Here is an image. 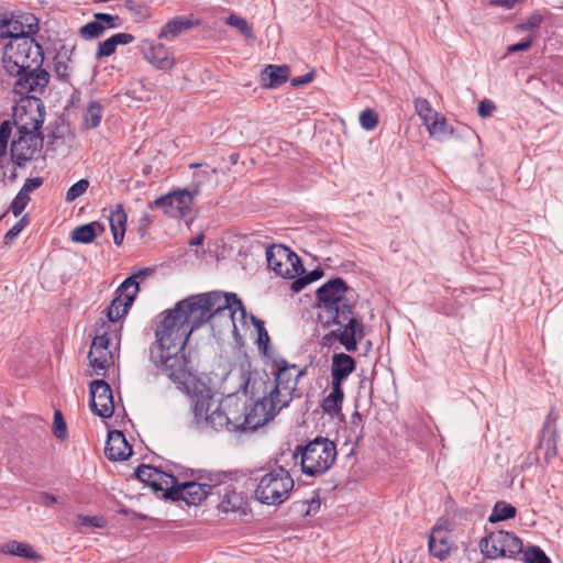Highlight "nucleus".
Here are the masks:
<instances>
[{
  "label": "nucleus",
  "mask_w": 563,
  "mask_h": 563,
  "mask_svg": "<svg viewBox=\"0 0 563 563\" xmlns=\"http://www.w3.org/2000/svg\"><path fill=\"white\" fill-rule=\"evenodd\" d=\"M45 106L35 96L21 98L13 109V123L18 133H41L40 129L44 123Z\"/></svg>",
  "instance_id": "nucleus-7"
},
{
  "label": "nucleus",
  "mask_w": 563,
  "mask_h": 563,
  "mask_svg": "<svg viewBox=\"0 0 563 563\" xmlns=\"http://www.w3.org/2000/svg\"><path fill=\"white\" fill-rule=\"evenodd\" d=\"M177 478L168 473H165L158 468H156V475H154L152 489L155 492H163V496L167 499H170V494L177 484Z\"/></svg>",
  "instance_id": "nucleus-32"
},
{
  "label": "nucleus",
  "mask_w": 563,
  "mask_h": 563,
  "mask_svg": "<svg viewBox=\"0 0 563 563\" xmlns=\"http://www.w3.org/2000/svg\"><path fill=\"white\" fill-rule=\"evenodd\" d=\"M416 113L419 115V118L422 120L423 124L426 126L429 125V123L437 119L440 114L437 112L430 104V102L424 98H416L413 101Z\"/></svg>",
  "instance_id": "nucleus-37"
},
{
  "label": "nucleus",
  "mask_w": 563,
  "mask_h": 563,
  "mask_svg": "<svg viewBox=\"0 0 563 563\" xmlns=\"http://www.w3.org/2000/svg\"><path fill=\"white\" fill-rule=\"evenodd\" d=\"M360 123L362 128L371 131L375 129L378 123L377 114L373 110L366 109L360 114Z\"/></svg>",
  "instance_id": "nucleus-48"
},
{
  "label": "nucleus",
  "mask_w": 563,
  "mask_h": 563,
  "mask_svg": "<svg viewBox=\"0 0 563 563\" xmlns=\"http://www.w3.org/2000/svg\"><path fill=\"white\" fill-rule=\"evenodd\" d=\"M134 41V36L130 33H117L103 42H100L96 52V58L111 56L118 45H126Z\"/></svg>",
  "instance_id": "nucleus-29"
},
{
  "label": "nucleus",
  "mask_w": 563,
  "mask_h": 563,
  "mask_svg": "<svg viewBox=\"0 0 563 563\" xmlns=\"http://www.w3.org/2000/svg\"><path fill=\"white\" fill-rule=\"evenodd\" d=\"M516 512L517 510L512 505L500 500L495 504L493 511L488 518V521L494 523L508 520L514 518L516 516Z\"/></svg>",
  "instance_id": "nucleus-36"
},
{
  "label": "nucleus",
  "mask_w": 563,
  "mask_h": 563,
  "mask_svg": "<svg viewBox=\"0 0 563 563\" xmlns=\"http://www.w3.org/2000/svg\"><path fill=\"white\" fill-rule=\"evenodd\" d=\"M40 30L38 21L33 14L12 16L3 21L1 37L15 41L20 37H34Z\"/></svg>",
  "instance_id": "nucleus-15"
},
{
  "label": "nucleus",
  "mask_w": 563,
  "mask_h": 563,
  "mask_svg": "<svg viewBox=\"0 0 563 563\" xmlns=\"http://www.w3.org/2000/svg\"><path fill=\"white\" fill-rule=\"evenodd\" d=\"M343 399L344 393L342 386L331 384V391L323 398L321 408L324 413L331 417H336L341 413Z\"/></svg>",
  "instance_id": "nucleus-30"
},
{
  "label": "nucleus",
  "mask_w": 563,
  "mask_h": 563,
  "mask_svg": "<svg viewBox=\"0 0 563 563\" xmlns=\"http://www.w3.org/2000/svg\"><path fill=\"white\" fill-rule=\"evenodd\" d=\"M322 275H323L322 271L314 269V271L310 272L306 278H307V280H309V283H311V282L319 279Z\"/></svg>",
  "instance_id": "nucleus-64"
},
{
  "label": "nucleus",
  "mask_w": 563,
  "mask_h": 563,
  "mask_svg": "<svg viewBox=\"0 0 563 563\" xmlns=\"http://www.w3.org/2000/svg\"><path fill=\"white\" fill-rule=\"evenodd\" d=\"M42 147L43 136L41 133H18V137L11 142V158L18 166H23L40 154Z\"/></svg>",
  "instance_id": "nucleus-12"
},
{
  "label": "nucleus",
  "mask_w": 563,
  "mask_h": 563,
  "mask_svg": "<svg viewBox=\"0 0 563 563\" xmlns=\"http://www.w3.org/2000/svg\"><path fill=\"white\" fill-rule=\"evenodd\" d=\"M21 227L19 228L16 224H14L4 235V243L11 244L16 236L21 233Z\"/></svg>",
  "instance_id": "nucleus-57"
},
{
  "label": "nucleus",
  "mask_w": 563,
  "mask_h": 563,
  "mask_svg": "<svg viewBox=\"0 0 563 563\" xmlns=\"http://www.w3.org/2000/svg\"><path fill=\"white\" fill-rule=\"evenodd\" d=\"M222 493L219 509L222 512L246 514V499L242 493L236 492L231 485H227L218 494Z\"/></svg>",
  "instance_id": "nucleus-26"
},
{
  "label": "nucleus",
  "mask_w": 563,
  "mask_h": 563,
  "mask_svg": "<svg viewBox=\"0 0 563 563\" xmlns=\"http://www.w3.org/2000/svg\"><path fill=\"white\" fill-rule=\"evenodd\" d=\"M136 477L144 484L152 487L154 475H156V467L150 465H140L135 470Z\"/></svg>",
  "instance_id": "nucleus-45"
},
{
  "label": "nucleus",
  "mask_w": 563,
  "mask_h": 563,
  "mask_svg": "<svg viewBox=\"0 0 563 563\" xmlns=\"http://www.w3.org/2000/svg\"><path fill=\"white\" fill-rule=\"evenodd\" d=\"M104 453L110 461H124L132 455V446L122 431L112 430L108 433Z\"/></svg>",
  "instance_id": "nucleus-21"
},
{
  "label": "nucleus",
  "mask_w": 563,
  "mask_h": 563,
  "mask_svg": "<svg viewBox=\"0 0 563 563\" xmlns=\"http://www.w3.org/2000/svg\"><path fill=\"white\" fill-rule=\"evenodd\" d=\"M192 26L194 22L191 20L185 18H175L161 29L158 37L173 41L184 31L189 30Z\"/></svg>",
  "instance_id": "nucleus-31"
},
{
  "label": "nucleus",
  "mask_w": 563,
  "mask_h": 563,
  "mask_svg": "<svg viewBox=\"0 0 563 563\" xmlns=\"http://www.w3.org/2000/svg\"><path fill=\"white\" fill-rule=\"evenodd\" d=\"M295 457L300 456L301 471L309 476L324 474L336 459V446L328 438L318 437L305 446H297Z\"/></svg>",
  "instance_id": "nucleus-4"
},
{
  "label": "nucleus",
  "mask_w": 563,
  "mask_h": 563,
  "mask_svg": "<svg viewBox=\"0 0 563 563\" xmlns=\"http://www.w3.org/2000/svg\"><path fill=\"white\" fill-rule=\"evenodd\" d=\"M54 434L58 439H65L67 435L66 422L60 411H55L54 415Z\"/></svg>",
  "instance_id": "nucleus-50"
},
{
  "label": "nucleus",
  "mask_w": 563,
  "mask_h": 563,
  "mask_svg": "<svg viewBox=\"0 0 563 563\" xmlns=\"http://www.w3.org/2000/svg\"><path fill=\"white\" fill-rule=\"evenodd\" d=\"M479 548L489 559L515 558L522 552V541L511 532L499 530L483 538Z\"/></svg>",
  "instance_id": "nucleus-9"
},
{
  "label": "nucleus",
  "mask_w": 563,
  "mask_h": 563,
  "mask_svg": "<svg viewBox=\"0 0 563 563\" xmlns=\"http://www.w3.org/2000/svg\"><path fill=\"white\" fill-rule=\"evenodd\" d=\"M307 284H309V280L307 278H298L291 284V289L296 292L300 291Z\"/></svg>",
  "instance_id": "nucleus-62"
},
{
  "label": "nucleus",
  "mask_w": 563,
  "mask_h": 563,
  "mask_svg": "<svg viewBox=\"0 0 563 563\" xmlns=\"http://www.w3.org/2000/svg\"><path fill=\"white\" fill-rule=\"evenodd\" d=\"M10 76L15 78L13 91L22 98L43 95L51 78L49 74L42 66L30 67L18 75Z\"/></svg>",
  "instance_id": "nucleus-11"
},
{
  "label": "nucleus",
  "mask_w": 563,
  "mask_h": 563,
  "mask_svg": "<svg viewBox=\"0 0 563 563\" xmlns=\"http://www.w3.org/2000/svg\"><path fill=\"white\" fill-rule=\"evenodd\" d=\"M55 70L60 77L67 76V65L64 62L58 60V58L55 62Z\"/></svg>",
  "instance_id": "nucleus-61"
},
{
  "label": "nucleus",
  "mask_w": 563,
  "mask_h": 563,
  "mask_svg": "<svg viewBox=\"0 0 563 563\" xmlns=\"http://www.w3.org/2000/svg\"><path fill=\"white\" fill-rule=\"evenodd\" d=\"M213 487H217V485L201 484L197 482L179 484L177 482L176 487L170 493L173 494L170 499L174 501L184 500L187 505L196 506L207 498Z\"/></svg>",
  "instance_id": "nucleus-18"
},
{
  "label": "nucleus",
  "mask_w": 563,
  "mask_h": 563,
  "mask_svg": "<svg viewBox=\"0 0 563 563\" xmlns=\"http://www.w3.org/2000/svg\"><path fill=\"white\" fill-rule=\"evenodd\" d=\"M30 200L31 198L29 195L20 191L18 192V195L15 196L10 206V210L12 211L14 217H19L20 214H22Z\"/></svg>",
  "instance_id": "nucleus-46"
},
{
  "label": "nucleus",
  "mask_w": 563,
  "mask_h": 563,
  "mask_svg": "<svg viewBox=\"0 0 563 563\" xmlns=\"http://www.w3.org/2000/svg\"><path fill=\"white\" fill-rule=\"evenodd\" d=\"M225 409L229 432L246 431V404L238 398H228L222 401Z\"/></svg>",
  "instance_id": "nucleus-20"
},
{
  "label": "nucleus",
  "mask_w": 563,
  "mask_h": 563,
  "mask_svg": "<svg viewBox=\"0 0 563 563\" xmlns=\"http://www.w3.org/2000/svg\"><path fill=\"white\" fill-rule=\"evenodd\" d=\"M107 30L106 24L97 21H91L79 29V34L85 40H92L101 36Z\"/></svg>",
  "instance_id": "nucleus-40"
},
{
  "label": "nucleus",
  "mask_w": 563,
  "mask_h": 563,
  "mask_svg": "<svg viewBox=\"0 0 563 563\" xmlns=\"http://www.w3.org/2000/svg\"><path fill=\"white\" fill-rule=\"evenodd\" d=\"M194 419L198 427L202 429H213L216 431H229L228 417L225 409L222 408V401L214 404L209 394L197 397L194 405Z\"/></svg>",
  "instance_id": "nucleus-8"
},
{
  "label": "nucleus",
  "mask_w": 563,
  "mask_h": 563,
  "mask_svg": "<svg viewBox=\"0 0 563 563\" xmlns=\"http://www.w3.org/2000/svg\"><path fill=\"white\" fill-rule=\"evenodd\" d=\"M294 486L295 483L289 472L277 467L257 479L254 497L261 504L278 506L290 497Z\"/></svg>",
  "instance_id": "nucleus-6"
},
{
  "label": "nucleus",
  "mask_w": 563,
  "mask_h": 563,
  "mask_svg": "<svg viewBox=\"0 0 563 563\" xmlns=\"http://www.w3.org/2000/svg\"><path fill=\"white\" fill-rule=\"evenodd\" d=\"M266 261L271 271L285 278H295L302 268L299 257L280 244H273L266 249Z\"/></svg>",
  "instance_id": "nucleus-10"
},
{
  "label": "nucleus",
  "mask_w": 563,
  "mask_h": 563,
  "mask_svg": "<svg viewBox=\"0 0 563 563\" xmlns=\"http://www.w3.org/2000/svg\"><path fill=\"white\" fill-rule=\"evenodd\" d=\"M555 423L556 417L554 416L553 411H550L544 420L538 443L539 448L545 446L547 461L554 459L558 453Z\"/></svg>",
  "instance_id": "nucleus-23"
},
{
  "label": "nucleus",
  "mask_w": 563,
  "mask_h": 563,
  "mask_svg": "<svg viewBox=\"0 0 563 563\" xmlns=\"http://www.w3.org/2000/svg\"><path fill=\"white\" fill-rule=\"evenodd\" d=\"M289 74L287 65H267L262 71V85L265 88H277L288 80Z\"/></svg>",
  "instance_id": "nucleus-27"
},
{
  "label": "nucleus",
  "mask_w": 563,
  "mask_h": 563,
  "mask_svg": "<svg viewBox=\"0 0 563 563\" xmlns=\"http://www.w3.org/2000/svg\"><path fill=\"white\" fill-rule=\"evenodd\" d=\"M102 118V107L98 102H90L82 115V129L91 130L97 128Z\"/></svg>",
  "instance_id": "nucleus-35"
},
{
  "label": "nucleus",
  "mask_w": 563,
  "mask_h": 563,
  "mask_svg": "<svg viewBox=\"0 0 563 563\" xmlns=\"http://www.w3.org/2000/svg\"><path fill=\"white\" fill-rule=\"evenodd\" d=\"M44 62V51L35 37H20L8 41L2 46L1 65L7 75H18L30 67H40Z\"/></svg>",
  "instance_id": "nucleus-3"
},
{
  "label": "nucleus",
  "mask_w": 563,
  "mask_h": 563,
  "mask_svg": "<svg viewBox=\"0 0 563 563\" xmlns=\"http://www.w3.org/2000/svg\"><path fill=\"white\" fill-rule=\"evenodd\" d=\"M192 202L194 197L189 191L178 190L157 198L153 206L170 218H183L190 212Z\"/></svg>",
  "instance_id": "nucleus-13"
},
{
  "label": "nucleus",
  "mask_w": 563,
  "mask_h": 563,
  "mask_svg": "<svg viewBox=\"0 0 563 563\" xmlns=\"http://www.w3.org/2000/svg\"><path fill=\"white\" fill-rule=\"evenodd\" d=\"M521 553L523 554L525 563H552L544 551L537 545L528 547L525 550L522 549Z\"/></svg>",
  "instance_id": "nucleus-41"
},
{
  "label": "nucleus",
  "mask_w": 563,
  "mask_h": 563,
  "mask_svg": "<svg viewBox=\"0 0 563 563\" xmlns=\"http://www.w3.org/2000/svg\"><path fill=\"white\" fill-rule=\"evenodd\" d=\"M275 367V379L268 394L283 408L287 407L292 399L299 398L301 394L297 389L299 379L306 375L307 366L299 368L296 364L288 363L284 358L273 361Z\"/></svg>",
  "instance_id": "nucleus-5"
},
{
  "label": "nucleus",
  "mask_w": 563,
  "mask_h": 563,
  "mask_svg": "<svg viewBox=\"0 0 563 563\" xmlns=\"http://www.w3.org/2000/svg\"><path fill=\"white\" fill-rule=\"evenodd\" d=\"M96 229H102L98 222L79 225L71 231V240L82 244L90 243L97 235Z\"/></svg>",
  "instance_id": "nucleus-33"
},
{
  "label": "nucleus",
  "mask_w": 563,
  "mask_h": 563,
  "mask_svg": "<svg viewBox=\"0 0 563 563\" xmlns=\"http://www.w3.org/2000/svg\"><path fill=\"white\" fill-rule=\"evenodd\" d=\"M225 23L230 26L238 29L246 38L254 40V32L244 18H241L236 14H230L227 18Z\"/></svg>",
  "instance_id": "nucleus-42"
},
{
  "label": "nucleus",
  "mask_w": 563,
  "mask_h": 563,
  "mask_svg": "<svg viewBox=\"0 0 563 563\" xmlns=\"http://www.w3.org/2000/svg\"><path fill=\"white\" fill-rule=\"evenodd\" d=\"M496 110V107L493 101L488 99H484L478 103V115L481 118H488Z\"/></svg>",
  "instance_id": "nucleus-53"
},
{
  "label": "nucleus",
  "mask_w": 563,
  "mask_h": 563,
  "mask_svg": "<svg viewBox=\"0 0 563 563\" xmlns=\"http://www.w3.org/2000/svg\"><path fill=\"white\" fill-rule=\"evenodd\" d=\"M532 42H533V38L530 36L520 43L512 44V45L508 46L507 52L509 54H511V53H516V52L528 51L531 47Z\"/></svg>",
  "instance_id": "nucleus-56"
},
{
  "label": "nucleus",
  "mask_w": 563,
  "mask_h": 563,
  "mask_svg": "<svg viewBox=\"0 0 563 563\" xmlns=\"http://www.w3.org/2000/svg\"><path fill=\"white\" fill-rule=\"evenodd\" d=\"M144 58L155 68L170 70L175 66V58L172 51L162 43L144 41L141 45Z\"/></svg>",
  "instance_id": "nucleus-19"
},
{
  "label": "nucleus",
  "mask_w": 563,
  "mask_h": 563,
  "mask_svg": "<svg viewBox=\"0 0 563 563\" xmlns=\"http://www.w3.org/2000/svg\"><path fill=\"white\" fill-rule=\"evenodd\" d=\"M90 409L101 418H110L114 412V402L110 385L96 379L90 383Z\"/></svg>",
  "instance_id": "nucleus-16"
},
{
  "label": "nucleus",
  "mask_w": 563,
  "mask_h": 563,
  "mask_svg": "<svg viewBox=\"0 0 563 563\" xmlns=\"http://www.w3.org/2000/svg\"><path fill=\"white\" fill-rule=\"evenodd\" d=\"M126 213L122 205H117L115 208L110 212L109 224L113 235V241L117 245H121L125 231H126Z\"/></svg>",
  "instance_id": "nucleus-28"
},
{
  "label": "nucleus",
  "mask_w": 563,
  "mask_h": 563,
  "mask_svg": "<svg viewBox=\"0 0 563 563\" xmlns=\"http://www.w3.org/2000/svg\"><path fill=\"white\" fill-rule=\"evenodd\" d=\"M2 552L27 559H36L37 555L33 551L32 547L27 543L19 542V541H10L5 543L2 548Z\"/></svg>",
  "instance_id": "nucleus-38"
},
{
  "label": "nucleus",
  "mask_w": 563,
  "mask_h": 563,
  "mask_svg": "<svg viewBox=\"0 0 563 563\" xmlns=\"http://www.w3.org/2000/svg\"><path fill=\"white\" fill-rule=\"evenodd\" d=\"M282 409L283 407L267 393V395L254 402L250 408L246 406L247 430H255L264 426Z\"/></svg>",
  "instance_id": "nucleus-14"
},
{
  "label": "nucleus",
  "mask_w": 563,
  "mask_h": 563,
  "mask_svg": "<svg viewBox=\"0 0 563 563\" xmlns=\"http://www.w3.org/2000/svg\"><path fill=\"white\" fill-rule=\"evenodd\" d=\"M426 128L430 136L438 141H442L448 135L453 134V128L448 124L446 119L442 114H439L438 118L432 120Z\"/></svg>",
  "instance_id": "nucleus-34"
},
{
  "label": "nucleus",
  "mask_w": 563,
  "mask_h": 563,
  "mask_svg": "<svg viewBox=\"0 0 563 563\" xmlns=\"http://www.w3.org/2000/svg\"><path fill=\"white\" fill-rule=\"evenodd\" d=\"M130 307L122 298L115 297L107 309V317L112 322L118 321L128 313Z\"/></svg>",
  "instance_id": "nucleus-39"
},
{
  "label": "nucleus",
  "mask_w": 563,
  "mask_h": 563,
  "mask_svg": "<svg viewBox=\"0 0 563 563\" xmlns=\"http://www.w3.org/2000/svg\"><path fill=\"white\" fill-rule=\"evenodd\" d=\"M543 21V18L539 13L531 14L526 22L520 23L516 26L519 31H529L533 29H538Z\"/></svg>",
  "instance_id": "nucleus-51"
},
{
  "label": "nucleus",
  "mask_w": 563,
  "mask_h": 563,
  "mask_svg": "<svg viewBox=\"0 0 563 563\" xmlns=\"http://www.w3.org/2000/svg\"><path fill=\"white\" fill-rule=\"evenodd\" d=\"M428 545L432 556L439 560L446 559L452 547L448 530L443 529L441 526L433 527Z\"/></svg>",
  "instance_id": "nucleus-24"
},
{
  "label": "nucleus",
  "mask_w": 563,
  "mask_h": 563,
  "mask_svg": "<svg viewBox=\"0 0 563 563\" xmlns=\"http://www.w3.org/2000/svg\"><path fill=\"white\" fill-rule=\"evenodd\" d=\"M124 7L128 11L139 16H144L146 13V7L143 3H139L134 0H126L124 2Z\"/></svg>",
  "instance_id": "nucleus-54"
},
{
  "label": "nucleus",
  "mask_w": 563,
  "mask_h": 563,
  "mask_svg": "<svg viewBox=\"0 0 563 563\" xmlns=\"http://www.w3.org/2000/svg\"><path fill=\"white\" fill-rule=\"evenodd\" d=\"M245 314L242 300L232 292L211 291L190 296L159 313L150 361L173 382L184 384L191 375L185 346L189 335L211 318L227 316L234 325L236 311Z\"/></svg>",
  "instance_id": "nucleus-1"
},
{
  "label": "nucleus",
  "mask_w": 563,
  "mask_h": 563,
  "mask_svg": "<svg viewBox=\"0 0 563 563\" xmlns=\"http://www.w3.org/2000/svg\"><path fill=\"white\" fill-rule=\"evenodd\" d=\"M89 187V181L87 179H80L74 185L70 186V188L66 192V201L73 202L78 197L82 196Z\"/></svg>",
  "instance_id": "nucleus-44"
},
{
  "label": "nucleus",
  "mask_w": 563,
  "mask_h": 563,
  "mask_svg": "<svg viewBox=\"0 0 563 563\" xmlns=\"http://www.w3.org/2000/svg\"><path fill=\"white\" fill-rule=\"evenodd\" d=\"M518 1L519 0H492L490 4L495 5V7H504L507 9H512Z\"/></svg>",
  "instance_id": "nucleus-59"
},
{
  "label": "nucleus",
  "mask_w": 563,
  "mask_h": 563,
  "mask_svg": "<svg viewBox=\"0 0 563 563\" xmlns=\"http://www.w3.org/2000/svg\"><path fill=\"white\" fill-rule=\"evenodd\" d=\"M152 272L151 268H143L125 278L117 289V297L132 306L140 289V280H144Z\"/></svg>",
  "instance_id": "nucleus-25"
},
{
  "label": "nucleus",
  "mask_w": 563,
  "mask_h": 563,
  "mask_svg": "<svg viewBox=\"0 0 563 563\" xmlns=\"http://www.w3.org/2000/svg\"><path fill=\"white\" fill-rule=\"evenodd\" d=\"M43 184V179L41 177L27 178L24 181V185L20 189V192H24L29 195V192L37 189Z\"/></svg>",
  "instance_id": "nucleus-55"
},
{
  "label": "nucleus",
  "mask_w": 563,
  "mask_h": 563,
  "mask_svg": "<svg viewBox=\"0 0 563 563\" xmlns=\"http://www.w3.org/2000/svg\"><path fill=\"white\" fill-rule=\"evenodd\" d=\"M110 339L104 332L92 340L88 354L89 364L97 375H104L113 363V355L109 350Z\"/></svg>",
  "instance_id": "nucleus-17"
},
{
  "label": "nucleus",
  "mask_w": 563,
  "mask_h": 563,
  "mask_svg": "<svg viewBox=\"0 0 563 563\" xmlns=\"http://www.w3.org/2000/svg\"><path fill=\"white\" fill-rule=\"evenodd\" d=\"M95 19L103 24L107 29H114L120 25V18L108 13H96Z\"/></svg>",
  "instance_id": "nucleus-52"
},
{
  "label": "nucleus",
  "mask_w": 563,
  "mask_h": 563,
  "mask_svg": "<svg viewBox=\"0 0 563 563\" xmlns=\"http://www.w3.org/2000/svg\"><path fill=\"white\" fill-rule=\"evenodd\" d=\"M320 509V500L319 499H311L309 503V507L307 510V515L314 514Z\"/></svg>",
  "instance_id": "nucleus-63"
},
{
  "label": "nucleus",
  "mask_w": 563,
  "mask_h": 563,
  "mask_svg": "<svg viewBox=\"0 0 563 563\" xmlns=\"http://www.w3.org/2000/svg\"><path fill=\"white\" fill-rule=\"evenodd\" d=\"M151 223H152V219L148 214H143L140 218V231L142 232L141 233L142 235H144L146 233V230L148 229Z\"/></svg>",
  "instance_id": "nucleus-60"
},
{
  "label": "nucleus",
  "mask_w": 563,
  "mask_h": 563,
  "mask_svg": "<svg viewBox=\"0 0 563 563\" xmlns=\"http://www.w3.org/2000/svg\"><path fill=\"white\" fill-rule=\"evenodd\" d=\"M313 79L312 73H308L303 76L295 77L291 79V86L297 87L301 85H306Z\"/></svg>",
  "instance_id": "nucleus-58"
},
{
  "label": "nucleus",
  "mask_w": 563,
  "mask_h": 563,
  "mask_svg": "<svg viewBox=\"0 0 563 563\" xmlns=\"http://www.w3.org/2000/svg\"><path fill=\"white\" fill-rule=\"evenodd\" d=\"M12 133L10 121L5 120L0 124V157L7 154L8 142Z\"/></svg>",
  "instance_id": "nucleus-47"
},
{
  "label": "nucleus",
  "mask_w": 563,
  "mask_h": 563,
  "mask_svg": "<svg viewBox=\"0 0 563 563\" xmlns=\"http://www.w3.org/2000/svg\"><path fill=\"white\" fill-rule=\"evenodd\" d=\"M106 523V520L102 517L98 516H78L77 525L80 527H96L102 528Z\"/></svg>",
  "instance_id": "nucleus-49"
},
{
  "label": "nucleus",
  "mask_w": 563,
  "mask_h": 563,
  "mask_svg": "<svg viewBox=\"0 0 563 563\" xmlns=\"http://www.w3.org/2000/svg\"><path fill=\"white\" fill-rule=\"evenodd\" d=\"M317 298L321 309L320 318H325L324 324L339 327L323 335V345L339 341L346 351H356L358 341L364 336V327L354 312V289L342 278H334L317 290Z\"/></svg>",
  "instance_id": "nucleus-2"
},
{
  "label": "nucleus",
  "mask_w": 563,
  "mask_h": 563,
  "mask_svg": "<svg viewBox=\"0 0 563 563\" xmlns=\"http://www.w3.org/2000/svg\"><path fill=\"white\" fill-rule=\"evenodd\" d=\"M356 367V363L352 356L345 353H334L331 357V384L342 386Z\"/></svg>",
  "instance_id": "nucleus-22"
},
{
  "label": "nucleus",
  "mask_w": 563,
  "mask_h": 563,
  "mask_svg": "<svg viewBox=\"0 0 563 563\" xmlns=\"http://www.w3.org/2000/svg\"><path fill=\"white\" fill-rule=\"evenodd\" d=\"M253 323L257 330V343L260 349L263 350L265 355H268V342H269V335L265 329L264 322L260 319H256L255 317H252Z\"/></svg>",
  "instance_id": "nucleus-43"
}]
</instances>
